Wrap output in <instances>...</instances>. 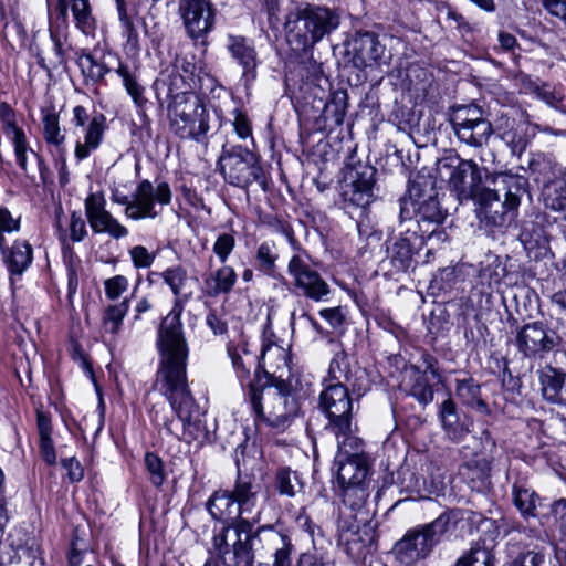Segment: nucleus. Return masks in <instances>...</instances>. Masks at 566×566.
Listing matches in <instances>:
<instances>
[{
  "label": "nucleus",
  "instance_id": "33",
  "mask_svg": "<svg viewBox=\"0 0 566 566\" xmlns=\"http://www.w3.org/2000/svg\"><path fill=\"white\" fill-rule=\"evenodd\" d=\"M237 282V273L232 266L223 265L211 273L206 280L209 295L229 294Z\"/></svg>",
  "mask_w": 566,
  "mask_h": 566
},
{
  "label": "nucleus",
  "instance_id": "16",
  "mask_svg": "<svg viewBox=\"0 0 566 566\" xmlns=\"http://www.w3.org/2000/svg\"><path fill=\"white\" fill-rule=\"evenodd\" d=\"M339 24V18L332 10L323 7H308L295 10L286 15L284 31L296 35H326Z\"/></svg>",
  "mask_w": 566,
  "mask_h": 566
},
{
  "label": "nucleus",
  "instance_id": "19",
  "mask_svg": "<svg viewBox=\"0 0 566 566\" xmlns=\"http://www.w3.org/2000/svg\"><path fill=\"white\" fill-rule=\"evenodd\" d=\"M417 230L408 227L405 233L386 242V259L394 272H407L413 264V256L424 243Z\"/></svg>",
  "mask_w": 566,
  "mask_h": 566
},
{
  "label": "nucleus",
  "instance_id": "21",
  "mask_svg": "<svg viewBox=\"0 0 566 566\" xmlns=\"http://www.w3.org/2000/svg\"><path fill=\"white\" fill-rule=\"evenodd\" d=\"M180 11L189 35H202L211 30L214 13L208 1L185 0L180 4Z\"/></svg>",
  "mask_w": 566,
  "mask_h": 566
},
{
  "label": "nucleus",
  "instance_id": "39",
  "mask_svg": "<svg viewBox=\"0 0 566 566\" xmlns=\"http://www.w3.org/2000/svg\"><path fill=\"white\" fill-rule=\"evenodd\" d=\"M453 566H495V557L490 549L478 546L459 557Z\"/></svg>",
  "mask_w": 566,
  "mask_h": 566
},
{
  "label": "nucleus",
  "instance_id": "35",
  "mask_svg": "<svg viewBox=\"0 0 566 566\" xmlns=\"http://www.w3.org/2000/svg\"><path fill=\"white\" fill-rule=\"evenodd\" d=\"M275 489L281 495L293 497L302 489L297 472L289 468L277 470L275 474Z\"/></svg>",
  "mask_w": 566,
  "mask_h": 566
},
{
  "label": "nucleus",
  "instance_id": "8",
  "mask_svg": "<svg viewBox=\"0 0 566 566\" xmlns=\"http://www.w3.org/2000/svg\"><path fill=\"white\" fill-rule=\"evenodd\" d=\"M438 171L442 178H447L451 192L460 202H475L486 189L483 186V169L472 159L447 156L439 161Z\"/></svg>",
  "mask_w": 566,
  "mask_h": 566
},
{
  "label": "nucleus",
  "instance_id": "51",
  "mask_svg": "<svg viewBox=\"0 0 566 566\" xmlns=\"http://www.w3.org/2000/svg\"><path fill=\"white\" fill-rule=\"evenodd\" d=\"M235 247V239L229 233L220 234L214 244L213 252L221 263H224Z\"/></svg>",
  "mask_w": 566,
  "mask_h": 566
},
{
  "label": "nucleus",
  "instance_id": "28",
  "mask_svg": "<svg viewBox=\"0 0 566 566\" xmlns=\"http://www.w3.org/2000/svg\"><path fill=\"white\" fill-rule=\"evenodd\" d=\"M229 49L233 59L243 67V77L245 81H253L256 77V54L254 48L249 45L244 38H234Z\"/></svg>",
  "mask_w": 566,
  "mask_h": 566
},
{
  "label": "nucleus",
  "instance_id": "37",
  "mask_svg": "<svg viewBox=\"0 0 566 566\" xmlns=\"http://www.w3.org/2000/svg\"><path fill=\"white\" fill-rule=\"evenodd\" d=\"M328 376L332 380L340 384L350 382L353 377L349 359L344 349H339L334 354L328 368Z\"/></svg>",
  "mask_w": 566,
  "mask_h": 566
},
{
  "label": "nucleus",
  "instance_id": "40",
  "mask_svg": "<svg viewBox=\"0 0 566 566\" xmlns=\"http://www.w3.org/2000/svg\"><path fill=\"white\" fill-rule=\"evenodd\" d=\"M411 377L413 382L410 387V395L415 397L420 403L428 405L433 399V389L426 379V375H421L419 368H411Z\"/></svg>",
  "mask_w": 566,
  "mask_h": 566
},
{
  "label": "nucleus",
  "instance_id": "60",
  "mask_svg": "<svg viewBox=\"0 0 566 566\" xmlns=\"http://www.w3.org/2000/svg\"><path fill=\"white\" fill-rule=\"evenodd\" d=\"M539 3L549 14L560 20L566 17V0H539Z\"/></svg>",
  "mask_w": 566,
  "mask_h": 566
},
{
  "label": "nucleus",
  "instance_id": "18",
  "mask_svg": "<svg viewBox=\"0 0 566 566\" xmlns=\"http://www.w3.org/2000/svg\"><path fill=\"white\" fill-rule=\"evenodd\" d=\"M71 123L75 128H83L84 142L77 140L74 155L78 161L86 159L102 144L106 129V118L103 114H96L91 119L84 106L73 108Z\"/></svg>",
  "mask_w": 566,
  "mask_h": 566
},
{
  "label": "nucleus",
  "instance_id": "22",
  "mask_svg": "<svg viewBox=\"0 0 566 566\" xmlns=\"http://www.w3.org/2000/svg\"><path fill=\"white\" fill-rule=\"evenodd\" d=\"M260 484L250 475L238 474L234 488L231 491L238 506L237 517L251 518L250 515L256 509Z\"/></svg>",
  "mask_w": 566,
  "mask_h": 566
},
{
  "label": "nucleus",
  "instance_id": "42",
  "mask_svg": "<svg viewBox=\"0 0 566 566\" xmlns=\"http://www.w3.org/2000/svg\"><path fill=\"white\" fill-rule=\"evenodd\" d=\"M513 500L515 506L524 516H533L536 509V494L534 491L518 484L513 485Z\"/></svg>",
  "mask_w": 566,
  "mask_h": 566
},
{
  "label": "nucleus",
  "instance_id": "41",
  "mask_svg": "<svg viewBox=\"0 0 566 566\" xmlns=\"http://www.w3.org/2000/svg\"><path fill=\"white\" fill-rule=\"evenodd\" d=\"M128 311V301L124 300L119 304L111 305L105 310L103 325L107 333L117 334L120 329L123 319Z\"/></svg>",
  "mask_w": 566,
  "mask_h": 566
},
{
  "label": "nucleus",
  "instance_id": "7",
  "mask_svg": "<svg viewBox=\"0 0 566 566\" xmlns=\"http://www.w3.org/2000/svg\"><path fill=\"white\" fill-rule=\"evenodd\" d=\"M171 130L182 139L205 142L210 129L209 114L201 101L186 93L176 94L169 105Z\"/></svg>",
  "mask_w": 566,
  "mask_h": 566
},
{
  "label": "nucleus",
  "instance_id": "61",
  "mask_svg": "<svg viewBox=\"0 0 566 566\" xmlns=\"http://www.w3.org/2000/svg\"><path fill=\"white\" fill-rule=\"evenodd\" d=\"M19 228V219H14L11 212L6 207L0 206V230L10 233L18 231Z\"/></svg>",
  "mask_w": 566,
  "mask_h": 566
},
{
  "label": "nucleus",
  "instance_id": "36",
  "mask_svg": "<svg viewBox=\"0 0 566 566\" xmlns=\"http://www.w3.org/2000/svg\"><path fill=\"white\" fill-rule=\"evenodd\" d=\"M43 138L49 145L61 147L65 142V135L60 127L59 115L52 109L43 112Z\"/></svg>",
  "mask_w": 566,
  "mask_h": 566
},
{
  "label": "nucleus",
  "instance_id": "43",
  "mask_svg": "<svg viewBox=\"0 0 566 566\" xmlns=\"http://www.w3.org/2000/svg\"><path fill=\"white\" fill-rule=\"evenodd\" d=\"M70 2L77 28L82 33L88 35L94 31V20L91 17L88 1L71 0Z\"/></svg>",
  "mask_w": 566,
  "mask_h": 566
},
{
  "label": "nucleus",
  "instance_id": "50",
  "mask_svg": "<svg viewBox=\"0 0 566 566\" xmlns=\"http://www.w3.org/2000/svg\"><path fill=\"white\" fill-rule=\"evenodd\" d=\"M440 419H441L443 429L448 433H452L455 424L458 423V415H457V410H455V405L452 401V399L448 398L441 403Z\"/></svg>",
  "mask_w": 566,
  "mask_h": 566
},
{
  "label": "nucleus",
  "instance_id": "63",
  "mask_svg": "<svg viewBox=\"0 0 566 566\" xmlns=\"http://www.w3.org/2000/svg\"><path fill=\"white\" fill-rule=\"evenodd\" d=\"M40 453L48 464L52 465L56 462V453L51 437L40 438Z\"/></svg>",
  "mask_w": 566,
  "mask_h": 566
},
{
  "label": "nucleus",
  "instance_id": "53",
  "mask_svg": "<svg viewBox=\"0 0 566 566\" xmlns=\"http://www.w3.org/2000/svg\"><path fill=\"white\" fill-rule=\"evenodd\" d=\"M87 235L86 223L80 212H72L70 218V238L73 242H81Z\"/></svg>",
  "mask_w": 566,
  "mask_h": 566
},
{
  "label": "nucleus",
  "instance_id": "44",
  "mask_svg": "<svg viewBox=\"0 0 566 566\" xmlns=\"http://www.w3.org/2000/svg\"><path fill=\"white\" fill-rule=\"evenodd\" d=\"M117 74L122 77L123 84L136 106L143 107L147 102L144 97V87L137 83L126 65L120 64L117 69Z\"/></svg>",
  "mask_w": 566,
  "mask_h": 566
},
{
  "label": "nucleus",
  "instance_id": "26",
  "mask_svg": "<svg viewBox=\"0 0 566 566\" xmlns=\"http://www.w3.org/2000/svg\"><path fill=\"white\" fill-rule=\"evenodd\" d=\"M206 507L212 518L237 521L238 506L231 491L218 490L207 501Z\"/></svg>",
  "mask_w": 566,
  "mask_h": 566
},
{
  "label": "nucleus",
  "instance_id": "24",
  "mask_svg": "<svg viewBox=\"0 0 566 566\" xmlns=\"http://www.w3.org/2000/svg\"><path fill=\"white\" fill-rule=\"evenodd\" d=\"M539 380L543 397L551 403L566 405V374L546 367L541 371Z\"/></svg>",
  "mask_w": 566,
  "mask_h": 566
},
{
  "label": "nucleus",
  "instance_id": "47",
  "mask_svg": "<svg viewBox=\"0 0 566 566\" xmlns=\"http://www.w3.org/2000/svg\"><path fill=\"white\" fill-rule=\"evenodd\" d=\"M145 467L149 473V479L153 485L157 488L163 485L166 474L164 472V463L161 459L153 452H147L145 455Z\"/></svg>",
  "mask_w": 566,
  "mask_h": 566
},
{
  "label": "nucleus",
  "instance_id": "6",
  "mask_svg": "<svg viewBox=\"0 0 566 566\" xmlns=\"http://www.w3.org/2000/svg\"><path fill=\"white\" fill-rule=\"evenodd\" d=\"M409 192V198L400 201V219L411 220L415 218L419 235L424 239L437 237L442 240L444 232L439 228L447 217V211L441 208L433 189L426 195L420 193L419 189L412 186Z\"/></svg>",
  "mask_w": 566,
  "mask_h": 566
},
{
  "label": "nucleus",
  "instance_id": "25",
  "mask_svg": "<svg viewBox=\"0 0 566 566\" xmlns=\"http://www.w3.org/2000/svg\"><path fill=\"white\" fill-rule=\"evenodd\" d=\"M339 486L364 483L368 474V460L335 458L334 467Z\"/></svg>",
  "mask_w": 566,
  "mask_h": 566
},
{
  "label": "nucleus",
  "instance_id": "32",
  "mask_svg": "<svg viewBox=\"0 0 566 566\" xmlns=\"http://www.w3.org/2000/svg\"><path fill=\"white\" fill-rule=\"evenodd\" d=\"M337 437L338 451L335 458L349 460H368L364 449V441L348 432H334Z\"/></svg>",
  "mask_w": 566,
  "mask_h": 566
},
{
  "label": "nucleus",
  "instance_id": "57",
  "mask_svg": "<svg viewBox=\"0 0 566 566\" xmlns=\"http://www.w3.org/2000/svg\"><path fill=\"white\" fill-rule=\"evenodd\" d=\"M535 95L545 102L547 105L559 109V104L562 101V95L552 88L548 84H543L537 86L534 91Z\"/></svg>",
  "mask_w": 566,
  "mask_h": 566
},
{
  "label": "nucleus",
  "instance_id": "54",
  "mask_svg": "<svg viewBox=\"0 0 566 566\" xmlns=\"http://www.w3.org/2000/svg\"><path fill=\"white\" fill-rule=\"evenodd\" d=\"M128 287V280L123 275H116L105 281V292L108 298L116 300Z\"/></svg>",
  "mask_w": 566,
  "mask_h": 566
},
{
  "label": "nucleus",
  "instance_id": "11",
  "mask_svg": "<svg viewBox=\"0 0 566 566\" xmlns=\"http://www.w3.org/2000/svg\"><path fill=\"white\" fill-rule=\"evenodd\" d=\"M171 189L165 181L156 186L149 180L140 181L133 195V199L124 196L117 202L126 207L125 214L133 220L155 219L161 213V207L171 202Z\"/></svg>",
  "mask_w": 566,
  "mask_h": 566
},
{
  "label": "nucleus",
  "instance_id": "12",
  "mask_svg": "<svg viewBox=\"0 0 566 566\" xmlns=\"http://www.w3.org/2000/svg\"><path fill=\"white\" fill-rule=\"evenodd\" d=\"M374 174L373 167L360 165L350 168L340 184V197L344 210L354 217L365 214L366 208L374 199Z\"/></svg>",
  "mask_w": 566,
  "mask_h": 566
},
{
  "label": "nucleus",
  "instance_id": "2",
  "mask_svg": "<svg viewBox=\"0 0 566 566\" xmlns=\"http://www.w3.org/2000/svg\"><path fill=\"white\" fill-rule=\"evenodd\" d=\"M248 399L256 423L283 431L297 415L300 405L284 384L258 387L249 381Z\"/></svg>",
  "mask_w": 566,
  "mask_h": 566
},
{
  "label": "nucleus",
  "instance_id": "31",
  "mask_svg": "<svg viewBox=\"0 0 566 566\" xmlns=\"http://www.w3.org/2000/svg\"><path fill=\"white\" fill-rule=\"evenodd\" d=\"M117 12L120 23L124 27V32L127 35H150L156 33L154 30L156 23L151 17L149 18H132L127 14L124 0H117Z\"/></svg>",
  "mask_w": 566,
  "mask_h": 566
},
{
  "label": "nucleus",
  "instance_id": "30",
  "mask_svg": "<svg viewBox=\"0 0 566 566\" xmlns=\"http://www.w3.org/2000/svg\"><path fill=\"white\" fill-rule=\"evenodd\" d=\"M544 206L555 212L563 213L566 222V179L557 178L547 182L543 188Z\"/></svg>",
  "mask_w": 566,
  "mask_h": 566
},
{
  "label": "nucleus",
  "instance_id": "45",
  "mask_svg": "<svg viewBox=\"0 0 566 566\" xmlns=\"http://www.w3.org/2000/svg\"><path fill=\"white\" fill-rule=\"evenodd\" d=\"M255 258L260 270L266 274H272L274 272L275 262L277 260L275 244L273 242L261 243L258 248Z\"/></svg>",
  "mask_w": 566,
  "mask_h": 566
},
{
  "label": "nucleus",
  "instance_id": "13",
  "mask_svg": "<svg viewBox=\"0 0 566 566\" xmlns=\"http://www.w3.org/2000/svg\"><path fill=\"white\" fill-rule=\"evenodd\" d=\"M287 274L292 277L296 293L316 303L327 302L332 293L325 279L310 265L306 252L294 253L287 264Z\"/></svg>",
  "mask_w": 566,
  "mask_h": 566
},
{
  "label": "nucleus",
  "instance_id": "9",
  "mask_svg": "<svg viewBox=\"0 0 566 566\" xmlns=\"http://www.w3.org/2000/svg\"><path fill=\"white\" fill-rule=\"evenodd\" d=\"M218 163L220 172L228 184L247 188L255 181L263 190L266 189L264 171L259 157L247 147L223 146Z\"/></svg>",
  "mask_w": 566,
  "mask_h": 566
},
{
  "label": "nucleus",
  "instance_id": "64",
  "mask_svg": "<svg viewBox=\"0 0 566 566\" xmlns=\"http://www.w3.org/2000/svg\"><path fill=\"white\" fill-rule=\"evenodd\" d=\"M296 566H334L329 560L323 556L311 553H303L300 555Z\"/></svg>",
  "mask_w": 566,
  "mask_h": 566
},
{
  "label": "nucleus",
  "instance_id": "46",
  "mask_svg": "<svg viewBox=\"0 0 566 566\" xmlns=\"http://www.w3.org/2000/svg\"><path fill=\"white\" fill-rule=\"evenodd\" d=\"M245 357H242L237 352H230V357L232 360V365L235 368L238 378L243 385L244 380H249L250 369L255 366L258 361V357L249 354L245 349L243 350Z\"/></svg>",
  "mask_w": 566,
  "mask_h": 566
},
{
  "label": "nucleus",
  "instance_id": "5",
  "mask_svg": "<svg viewBox=\"0 0 566 566\" xmlns=\"http://www.w3.org/2000/svg\"><path fill=\"white\" fill-rule=\"evenodd\" d=\"M449 525L450 517L441 514L430 523L408 530L392 547L396 560L402 566H411L427 558L441 542Z\"/></svg>",
  "mask_w": 566,
  "mask_h": 566
},
{
  "label": "nucleus",
  "instance_id": "52",
  "mask_svg": "<svg viewBox=\"0 0 566 566\" xmlns=\"http://www.w3.org/2000/svg\"><path fill=\"white\" fill-rule=\"evenodd\" d=\"M132 262L137 269L150 268L155 261V254L144 245H135L129 250Z\"/></svg>",
  "mask_w": 566,
  "mask_h": 566
},
{
  "label": "nucleus",
  "instance_id": "10",
  "mask_svg": "<svg viewBox=\"0 0 566 566\" xmlns=\"http://www.w3.org/2000/svg\"><path fill=\"white\" fill-rule=\"evenodd\" d=\"M260 512H256L251 518H240L231 524L222 525L213 530L212 547L228 566H243V562L238 557L239 547H249L252 539L255 538L254 524L259 521Z\"/></svg>",
  "mask_w": 566,
  "mask_h": 566
},
{
  "label": "nucleus",
  "instance_id": "38",
  "mask_svg": "<svg viewBox=\"0 0 566 566\" xmlns=\"http://www.w3.org/2000/svg\"><path fill=\"white\" fill-rule=\"evenodd\" d=\"M78 65L85 76L94 82L103 80L105 74L109 72L105 63L98 60L96 52L81 54Z\"/></svg>",
  "mask_w": 566,
  "mask_h": 566
},
{
  "label": "nucleus",
  "instance_id": "62",
  "mask_svg": "<svg viewBox=\"0 0 566 566\" xmlns=\"http://www.w3.org/2000/svg\"><path fill=\"white\" fill-rule=\"evenodd\" d=\"M319 315L328 322V324L336 328L343 325L345 316L340 307L323 308L319 311Z\"/></svg>",
  "mask_w": 566,
  "mask_h": 566
},
{
  "label": "nucleus",
  "instance_id": "20",
  "mask_svg": "<svg viewBox=\"0 0 566 566\" xmlns=\"http://www.w3.org/2000/svg\"><path fill=\"white\" fill-rule=\"evenodd\" d=\"M84 206L86 218L95 233H107L114 239L128 234L127 228L105 209V198L102 193H91L85 199Z\"/></svg>",
  "mask_w": 566,
  "mask_h": 566
},
{
  "label": "nucleus",
  "instance_id": "29",
  "mask_svg": "<svg viewBox=\"0 0 566 566\" xmlns=\"http://www.w3.org/2000/svg\"><path fill=\"white\" fill-rule=\"evenodd\" d=\"M339 488L342 489L344 505L355 513V518H357L358 515H361V522H366L368 513L365 512V505L369 496L366 483L364 482Z\"/></svg>",
  "mask_w": 566,
  "mask_h": 566
},
{
  "label": "nucleus",
  "instance_id": "14",
  "mask_svg": "<svg viewBox=\"0 0 566 566\" xmlns=\"http://www.w3.org/2000/svg\"><path fill=\"white\" fill-rule=\"evenodd\" d=\"M450 123L459 142L475 149L485 147L494 132L491 122L483 117L482 109L476 105L460 107Z\"/></svg>",
  "mask_w": 566,
  "mask_h": 566
},
{
  "label": "nucleus",
  "instance_id": "34",
  "mask_svg": "<svg viewBox=\"0 0 566 566\" xmlns=\"http://www.w3.org/2000/svg\"><path fill=\"white\" fill-rule=\"evenodd\" d=\"M457 395L461 401L479 411L486 410V403L481 398L480 386L472 379H464L458 382Z\"/></svg>",
  "mask_w": 566,
  "mask_h": 566
},
{
  "label": "nucleus",
  "instance_id": "4",
  "mask_svg": "<svg viewBox=\"0 0 566 566\" xmlns=\"http://www.w3.org/2000/svg\"><path fill=\"white\" fill-rule=\"evenodd\" d=\"M293 552L289 535L272 526H260L249 547H239L237 555L243 566H292Z\"/></svg>",
  "mask_w": 566,
  "mask_h": 566
},
{
  "label": "nucleus",
  "instance_id": "55",
  "mask_svg": "<svg viewBox=\"0 0 566 566\" xmlns=\"http://www.w3.org/2000/svg\"><path fill=\"white\" fill-rule=\"evenodd\" d=\"M233 128L238 137L247 139L252 135V128L248 116L240 109L233 111Z\"/></svg>",
  "mask_w": 566,
  "mask_h": 566
},
{
  "label": "nucleus",
  "instance_id": "27",
  "mask_svg": "<svg viewBox=\"0 0 566 566\" xmlns=\"http://www.w3.org/2000/svg\"><path fill=\"white\" fill-rule=\"evenodd\" d=\"M8 270L12 274H22L32 262V247L27 241H14L11 248L2 249Z\"/></svg>",
  "mask_w": 566,
  "mask_h": 566
},
{
  "label": "nucleus",
  "instance_id": "56",
  "mask_svg": "<svg viewBox=\"0 0 566 566\" xmlns=\"http://www.w3.org/2000/svg\"><path fill=\"white\" fill-rule=\"evenodd\" d=\"M415 482L412 485H407L408 489H411L412 492L417 493L419 496H424L426 494H432L441 484V481H436L432 479L430 482L424 478H418L412 474Z\"/></svg>",
  "mask_w": 566,
  "mask_h": 566
},
{
  "label": "nucleus",
  "instance_id": "59",
  "mask_svg": "<svg viewBox=\"0 0 566 566\" xmlns=\"http://www.w3.org/2000/svg\"><path fill=\"white\" fill-rule=\"evenodd\" d=\"M62 465L67 471V476L71 482H78L83 479V468L75 458L63 459Z\"/></svg>",
  "mask_w": 566,
  "mask_h": 566
},
{
  "label": "nucleus",
  "instance_id": "1",
  "mask_svg": "<svg viewBox=\"0 0 566 566\" xmlns=\"http://www.w3.org/2000/svg\"><path fill=\"white\" fill-rule=\"evenodd\" d=\"M164 282L170 287L176 300L172 310L161 321L156 347L158 367L155 375L154 389L159 391L169 402L177 418L193 438V430L199 428V406L189 388L187 378L188 343L180 319L184 303L189 294L184 293L187 284V271L180 266L166 269L161 273Z\"/></svg>",
  "mask_w": 566,
  "mask_h": 566
},
{
  "label": "nucleus",
  "instance_id": "58",
  "mask_svg": "<svg viewBox=\"0 0 566 566\" xmlns=\"http://www.w3.org/2000/svg\"><path fill=\"white\" fill-rule=\"evenodd\" d=\"M6 476L0 468V533L4 530L9 522L8 502L6 497Z\"/></svg>",
  "mask_w": 566,
  "mask_h": 566
},
{
  "label": "nucleus",
  "instance_id": "23",
  "mask_svg": "<svg viewBox=\"0 0 566 566\" xmlns=\"http://www.w3.org/2000/svg\"><path fill=\"white\" fill-rule=\"evenodd\" d=\"M531 126L525 122L505 119L497 128L499 137L510 147L513 155H521L533 137Z\"/></svg>",
  "mask_w": 566,
  "mask_h": 566
},
{
  "label": "nucleus",
  "instance_id": "3",
  "mask_svg": "<svg viewBox=\"0 0 566 566\" xmlns=\"http://www.w3.org/2000/svg\"><path fill=\"white\" fill-rule=\"evenodd\" d=\"M494 182L501 188H486L475 201L478 216L488 223L502 227L507 220V214L520 206L522 193L525 191L527 179L523 176L501 172Z\"/></svg>",
  "mask_w": 566,
  "mask_h": 566
},
{
  "label": "nucleus",
  "instance_id": "17",
  "mask_svg": "<svg viewBox=\"0 0 566 566\" xmlns=\"http://www.w3.org/2000/svg\"><path fill=\"white\" fill-rule=\"evenodd\" d=\"M516 347L523 357L544 359L560 343L559 335L542 322L524 325L516 334Z\"/></svg>",
  "mask_w": 566,
  "mask_h": 566
},
{
  "label": "nucleus",
  "instance_id": "49",
  "mask_svg": "<svg viewBox=\"0 0 566 566\" xmlns=\"http://www.w3.org/2000/svg\"><path fill=\"white\" fill-rule=\"evenodd\" d=\"M358 44H367L369 46L368 57L374 61L380 59L381 54L384 53V46L379 44L377 38H346L344 42L345 46H353L355 50L357 49Z\"/></svg>",
  "mask_w": 566,
  "mask_h": 566
},
{
  "label": "nucleus",
  "instance_id": "48",
  "mask_svg": "<svg viewBox=\"0 0 566 566\" xmlns=\"http://www.w3.org/2000/svg\"><path fill=\"white\" fill-rule=\"evenodd\" d=\"M12 142L14 145V153L17 156L18 165L22 170L27 171V140L25 135L21 128L15 125H11Z\"/></svg>",
  "mask_w": 566,
  "mask_h": 566
},
{
  "label": "nucleus",
  "instance_id": "15",
  "mask_svg": "<svg viewBox=\"0 0 566 566\" xmlns=\"http://www.w3.org/2000/svg\"><path fill=\"white\" fill-rule=\"evenodd\" d=\"M319 408L333 432H348L353 423V400L345 384H328L319 394Z\"/></svg>",
  "mask_w": 566,
  "mask_h": 566
}]
</instances>
